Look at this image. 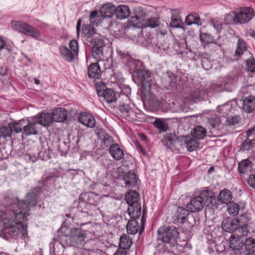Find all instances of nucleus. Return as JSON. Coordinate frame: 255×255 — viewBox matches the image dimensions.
Returning a JSON list of instances; mask_svg holds the SVG:
<instances>
[{
	"instance_id": "f257e3e1",
	"label": "nucleus",
	"mask_w": 255,
	"mask_h": 255,
	"mask_svg": "<svg viewBox=\"0 0 255 255\" xmlns=\"http://www.w3.org/2000/svg\"><path fill=\"white\" fill-rule=\"evenodd\" d=\"M33 193L26 194V201L14 200L9 209L0 213V234L6 238L20 234L23 237L27 235V225L24 221L29 215V208L36 205Z\"/></svg>"
},
{
	"instance_id": "f03ea898",
	"label": "nucleus",
	"mask_w": 255,
	"mask_h": 255,
	"mask_svg": "<svg viewBox=\"0 0 255 255\" xmlns=\"http://www.w3.org/2000/svg\"><path fill=\"white\" fill-rule=\"evenodd\" d=\"M82 32L91 38V41L94 45L92 49V56L97 61L101 60L104 58L103 47L104 43L101 36L96 33L95 28L90 25H84L82 27Z\"/></svg>"
},
{
	"instance_id": "7ed1b4c3",
	"label": "nucleus",
	"mask_w": 255,
	"mask_h": 255,
	"mask_svg": "<svg viewBox=\"0 0 255 255\" xmlns=\"http://www.w3.org/2000/svg\"><path fill=\"white\" fill-rule=\"evenodd\" d=\"M158 239L163 243L174 245L177 242L178 232L174 226L162 227L157 231Z\"/></svg>"
},
{
	"instance_id": "20e7f679",
	"label": "nucleus",
	"mask_w": 255,
	"mask_h": 255,
	"mask_svg": "<svg viewBox=\"0 0 255 255\" xmlns=\"http://www.w3.org/2000/svg\"><path fill=\"white\" fill-rule=\"evenodd\" d=\"M70 237L69 241L65 240L68 246H72L81 248L86 244L85 239L87 238V233L86 231L78 228H72L70 230Z\"/></svg>"
},
{
	"instance_id": "39448f33",
	"label": "nucleus",
	"mask_w": 255,
	"mask_h": 255,
	"mask_svg": "<svg viewBox=\"0 0 255 255\" xmlns=\"http://www.w3.org/2000/svg\"><path fill=\"white\" fill-rule=\"evenodd\" d=\"M69 47L70 49L65 46L59 47V52L61 57L68 62H72L79 52L78 44L76 40L70 41Z\"/></svg>"
},
{
	"instance_id": "423d86ee",
	"label": "nucleus",
	"mask_w": 255,
	"mask_h": 255,
	"mask_svg": "<svg viewBox=\"0 0 255 255\" xmlns=\"http://www.w3.org/2000/svg\"><path fill=\"white\" fill-rule=\"evenodd\" d=\"M11 25L13 29L34 38L40 36V32L34 27L21 21H12Z\"/></svg>"
},
{
	"instance_id": "0eeeda50",
	"label": "nucleus",
	"mask_w": 255,
	"mask_h": 255,
	"mask_svg": "<svg viewBox=\"0 0 255 255\" xmlns=\"http://www.w3.org/2000/svg\"><path fill=\"white\" fill-rule=\"evenodd\" d=\"M132 14L128 19V24L138 28H143L144 19L146 16L144 8L141 7L134 8Z\"/></svg>"
},
{
	"instance_id": "6e6552de",
	"label": "nucleus",
	"mask_w": 255,
	"mask_h": 255,
	"mask_svg": "<svg viewBox=\"0 0 255 255\" xmlns=\"http://www.w3.org/2000/svg\"><path fill=\"white\" fill-rule=\"evenodd\" d=\"M238 24H244L251 21L255 16L253 8L249 7H242L236 10Z\"/></svg>"
},
{
	"instance_id": "1a4fd4ad",
	"label": "nucleus",
	"mask_w": 255,
	"mask_h": 255,
	"mask_svg": "<svg viewBox=\"0 0 255 255\" xmlns=\"http://www.w3.org/2000/svg\"><path fill=\"white\" fill-rule=\"evenodd\" d=\"M137 75L144 90L149 91L151 88L155 85L150 73L147 70H140L137 72Z\"/></svg>"
},
{
	"instance_id": "9d476101",
	"label": "nucleus",
	"mask_w": 255,
	"mask_h": 255,
	"mask_svg": "<svg viewBox=\"0 0 255 255\" xmlns=\"http://www.w3.org/2000/svg\"><path fill=\"white\" fill-rule=\"evenodd\" d=\"M100 83H96V86L98 89V86ZM97 94L102 102H105L108 104L112 103L116 101V94L114 91L111 89H106L104 91L97 89Z\"/></svg>"
},
{
	"instance_id": "9b49d317",
	"label": "nucleus",
	"mask_w": 255,
	"mask_h": 255,
	"mask_svg": "<svg viewBox=\"0 0 255 255\" xmlns=\"http://www.w3.org/2000/svg\"><path fill=\"white\" fill-rule=\"evenodd\" d=\"M221 122L220 118L217 115H213L209 118L208 123L212 127L210 130L211 136L216 137L219 136L220 131L219 128Z\"/></svg>"
},
{
	"instance_id": "f8f14e48",
	"label": "nucleus",
	"mask_w": 255,
	"mask_h": 255,
	"mask_svg": "<svg viewBox=\"0 0 255 255\" xmlns=\"http://www.w3.org/2000/svg\"><path fill=\"white\" fill-rule=\"evenodd\" d=\"M32 121L37 124L47 127L52 123V117L49 113H39L32 118Z\"/></svg>"
},
{
	"instance_id": "ddd939ff",
	"label": "nucleus",
	"mask_w": 255,
	"mask_h": 255,
	"mask_svg": "<svg viewBox=\"0 0 255 255\" xmlns=\"http://www.w3.org/2000/svg\"><path fill=\"white\" fill-rule=\"evenodd\" d=\"M239 226V221L236 218H227L222 221V227L224 231L232 233L235 231Z\"/></svg>"
},
{
	"instance_id": "4468645a",
	"label": "nucleus",
	"mask_w": 255,
	"mask_h": 255,
	"mask_svg": "<svg viewBox=\"0 0 255 255\" xmlns=\"http://www.w3.org/2000/svg\"><path fill=\"white\" fill-rule=\"evenodd\" d=\"M204 204L200 198L195 197L188 203L186 208L191 212H199L203 208Z\"/></svg>"
},
{
	"instance_id": "2eb2a0df",
	"label": "nucleus",
	"mask_w": 255,
	"mask_h": 255,
	"mask_svg": "<svg viewBox=\"0 0 255 255\" xmlns=\"http://www.w3.org/2000/svg\"><path fill=\"white\" fill-rule=\"evenodd\" d=\"M79 121L88 128H93L96 124V121L93 116L90 113L85 112L80 114Z\"/></svg>"
},
{
	"instance_id": "dca6fc26",
	"label": "nucleus",
	"mask_w": 255,
	"mask_h": 255,
	"mask_svg": "<svg viewBox=\"0 0 255 255\" xmlns=\"http://www.w3.org/2000/svg\"><path fill=\"white\" fill-rule=\"evenodd\" d=\"M200 198L203 203H207L209 205V204H213V200H215L216 197L212 195V192L208 188L205 187L200 191L199 195L196 196Z\"/></svg>"
},
{
	"instance_id": "f3484780",
	"label": "nucleus",
	"mask_w": 255,
	"mask_h": 255,
	"mask_svg": "<svg viewBox=\"0 0 255 255\" xmlns=\"http://www.w3.org/2000/svg\"><path fill=\"white\" fill-rule=\"evenodd\" d=\"M116 8L112 3L105 4L100 8V14L103 17L111 18L115 14Z\"/></svg>"
},
{
	"instance_id": "a211bd4d",
	"label": "nucleus",
	"mask_w": 255,
	"mask_h": 255,
	"mask_svg": "<svg viewBox=\"0 0 255 255\" xmlns=\"http://www.w3.org/2000/svg\"><path fill=\"white\" fill-rule=\"evenodd\" d=\"M51 117H52V122H64L67 119V112L62 108H57L52 112Z\"/></svg>"
},
{
	"instance_id": "6ab92c4d",
	"label": "nucleus",
	"mask_w": 255,
	"mask_h": 255,
	"mask_svg": "<svg viewBox=\"0 0 255 255\" xmlns=\"http://www.w3.org/2000/svg\"><path fill=\"white\" fill-rule=\"evenodd\" d=\"M130 14L129 7L126 5H120L116 8L115 15L119 19H124Z\"/></svg>"
},
{
	"instance_id": "aec40b11",
	"label": "nucleus",
	"mask_w": 255,
	"mask_h": 255,
	"mask_svg": "<svg viewBox=\"0 0 255 255\" xmlns=\"http://www.w3.org/2000/svg\"><path fill=\"white\" fill-rule=\"evenodd\" d=\"M123 180L125 181V187H133L137 184L136 176L131 171L128 172L124 175Z\"/></svg>"
},
{
	"instance_id": "412c9836",
	"label": "nucleus",
	"mask_w": 255,
	"mask_h": 255,
	"mask_svg": "<svg viewBox=\"0 0 255 255\" xmlns=\"http://www.w3.org/2000/svg\"><path fill=\"white\" fill-rule=\"evenodd\" d=\"M88 75L91 78L99 79L101 77V70L98 62L91 64L88 68Z\"/></svg>"
},
{
	"instance_id": "4be33fe9",
	"label": "nucleus",
	"mask_w": 255,
	"mask_h": 255,
	"mask_svg": "<svg viewBox=\"0 0 255 255\" xmlns=\"http://www.w3.org/2000/svg\"><path fill=\"white\" fill-rule=\"evenodd\" d=\"M188 210H186L183 207H178L173 216L174 221L179 223H183L186 219L188 214Z\"/></svg>"
},
{
	"instance_id": "5701e85b",
	"label": "nucleus",
	"mask_w": 255,
	"mask_h": 255,
	"mask_svg": "<svg viewBox=\"0 0 255 255\" xmlns=\"http://www.w3.org/2000/svg\"><path fill=\"white\" fill-rule=\"evenodd\" d=\"M109 152L112 157L117 160L122 159L124 155V150L117 144L111 145Z\"/></svg>"
},
{
	"instance_id": "b1692460",
	"label": "nucleus",
	"mask_w": 255,
	"mask_h": 255,
	"mask_svg": "<svg viewBox=\"0 0 255 255\" xmlns=\"http://www.w3.org/2000/svg\"><path fill=\"white\" fill-rule=\"evenodd\" d=\"M243 108L248 113L254 111L255 110V97L251 96L244 99Z\"/></svg>"
},
{
	"instance_id": "393cba45",
	"label": "nucleus",
	"mask_w": 255,
	"mask_h": 255,
	"mask_svg": "<svg viewBox=\"0 0 255 255\" xmlns=\"http://www.w3.org/2000/svg\"><path fill=\"white\" fill-rule=\"evenodd\" d=\"M252 168V163L248 159H243L238 163V170L240 174H247Z\"/></svg>"
},
{
	"instance_id": "a878e982",
	"label": "nucleus",
	"mask_w": 255,
	"mask_h": 255,
	"mask_svg": "<svg viewBox=\"0 0 255 255\" xmlns=\"http://www.w3.org/2000/svg\"><path fill=\"white\" fill-rule=\"evenodd\" d=\"M139 199L138 193L135 191L130 190L127 192L125 196V200L128 206L139 204Z\"/></svg>"
},
{
	"instance_id": "bb28decb",
	"label": "nucleus",
	"mask_w": 255,
	"mask_h": 255,
	"mask_svg": "<svg viewBox=\"0 0 255 255\" xmlns=\"http://www.w3.org/2000/svg\"><path fill=\"white\" fill-rule=\"evenodd\" d=\"M128 213L130 219H138L141 214V206L140 204L128 206Z\"/></svg>"
},
{
	"instance_id": "cd10ccee",
	"label": "nucleus",
	"mask_w": 255,
	"mask_h": 255,
	"mask_svg": "<svg viewBox=\"0 0 255 255\" xmlns=\"http://www.w3.org/2000/svg\"><path fill=\"white\" fill-rule=\"evenodd\" d=\"M229 245L235 250H239L243 245L244 241L238 236H232L229 239Z\"/></svg>"
},
{
	"instance_id": "c85d7f7f",
	"label": "nucleus",
	"mask_w": 255,
	"mask_h": 255,
	"mask_svg": "<svg viewBox=\"0 0 255 255\" xmlns=\"http://www.w3.org/2000/svg\"><path fill=\"white\" fill-rule=\"evenodd\" d=\"M218 201L222 204H227L230 202L232 199V195L231 191L227 189L220 191L217 197Z\"/></svg>"
},
{
	"instance_id": "c756f323",
	"label": "nucleus",
	"mask_w": 255,
	"mask_h": 255,
	"mask_svg": "<svg viewBox=\"0 0 255 255\" xmlns=\"http://www.w3.org/2000/svg\"><path fill=\"white\" fill-rule=\"evenodd\" d=\"M175 139V135L171 133L166 134L162 140L163 144L167 149L174 151V141Z\"/></svg>"
},
{
	"instance_id": "7c9ffc66",
	"label": "nucleus",
	"mask_w": 255,
	"mask_h": 255,
	"mask_svg": "<svg viewBox=\"0 0 255 255\" xmlns=\"http://www.w3.org/2000/svg\"><path fill=\"white\" fill-rule=\"evenodd\" d=\"M185 22L188 25H190L192 24H196L198 25H201L202 24V21L200 17L196 13L189 14L186 16Z\"/></svg>"
},
{
	"instance_id": "2f4dec72",
	"label": "nucleus",
	"mask_w": 255,
	"mask_h": 255,
	"mask_svg": "<svg viewBox=\"0 0 255 255\" xmlns=\"http://www.w3.org/2000/svg\"><path fill=\"white\" fill-rule=\"evenodd\" d=\"M132 244L131 238L128 235H122L120 239L119 247L123 250L128 249Z\"/></svg>"
},
{
	"instance_id": "473e14b6",
	"label": "nucleus",
	"mask_w": 255,
	"mask_h": 255,
	"mask_svg": "<svg viewBox=\"0 0 255 255\" xmlns=\"http://www.w3.org/2000/svg\"><path fill=\"white\" fill-rule=\"evenodd\" d=\"M191 133L193 137L202 139L206 136V130L203 127L199 126L195 127Z\"/></svg>"
},
{
	"instance_id": "72a5a7b5",
	"label": "nucleus",
	"mask_w": 255,
	"mask_h": 255,
	"mask_svg": "<svg viewBox=\"0 0 255 255\" xmlns=\"http://www.w3.org/2000/svg\"><path fill=\"white\" fill-rule=\"evenodd\" d=\"M185 146L190 151H193L199 147V142L191 137H185Z\"/></svg>"
},
{
	"instance_id": "f704fd0d",
	"label": "nucleus",
	"mask_w": 255,
	"mask_h": 255,
	"mask_svg": "<svg viewBox=\"0 0 255 255\" xmlns=\"http://www.w3.org/2000/svg\"><path fill=\"white\" fill-rule=\"evenodd\" d=\"M138 223L136 219H130L127 225V230L128 234L135 235L138 230Z\"/></svg>"
},
{
	"instance_id": "c9c22d12",
	"label": "nucleus",
	"mask_w": 255,
	"mask_h": 255,
	"mask_svg": "<svg viewBox=\"0 0 255 255\" xmlns=\"http://www.w3.org/2000/svg\"><path fill=\"white\" fill-rule=\"evenodd\" d=\"M36 124L34 121L32 122H28L27 125L23 127V133L26 135L36 134Z\"/></svg>"
},
{
	"instance_id": "e433bc0d",
	"label": "nucleus",
	"mask_w": 255,
	"mask_h": 255,
	"mask_svg": "<svg viewBox=\"0 0 255 255\" xmlns=\"http://www.w3.org/2000/svg\"><path fill=\"white\" fill-rule=\"evenodd\" d=\"M153 124L159 130L160 132H165L169 128L168 124L161 119H156L153 122Z\"/></svg>"
},
{
	"instance_id": "4c0bfd02",
	"label": "nucleus",
	"mask_w": 255,
	"mask_h": 255,
	"mask_svg": "<svg viewBox=\"0 0 255 255\" xmlns=\"http://www.w3.org/2000/svg\"><path fill=\"white\" fill-rule=\"evenodd\" d=\"M160 25V21L159 18L153 17L144 19L143 28L150 27L153 28L159 26Z\"/></svg>"
},
{
	"instance_id": "58836bf2",
	"label": "nucleus",
	"mask_w": 255,
	"mask_h": 255,
	"mask_svg": "<svg viewBox=\"0 0 255 255\" xmlns=\"http://www.w3.org/2000/svg\"><path fill=\"white\" fill-rule=\"evenodd\" d=\"M248 51L246 44L243 39L239 38L237 43V48L235 54L241 56Z\"/></svg>"
},
{
	"instance_id": "ea45409f",
	"label": "nucleus",
	"mask_w": 255,
	"mask_h": 255,
	"mask_svg": "<svg viewBox=\"0 0 255 255\" xmlns=\"http://www.w3.org/2000/svg\"><path fill=\"white\" fill-rule=\"evenodd\" d=\"M185 137H176L174 141V151H179L185 146Z\"/></svg>"
},
{
	"instance_id": "a19ab883",
	"label": "nucleus",
	"mask_w": 255,
	"mask_h": 255,
	"mask_svg": "<svg viewBox=\"0 0 255 255\" xmlns=\"http://www.w3.org/2000/svg\"><path fill=\"white\" fill-rule=\"evenodd\" d=\"M244 246L249 253H255V239L250 238L247 239L244 243Z\"/></svg>"
},
{
	"instance_id": "79ce46f5",
	"label": "nucleus",
	"mask_w": 255,
	"mask_h": 255,
	"mask_svg": "<svg viewBox=\"0 0 255 255\" xmlns=\"http://www.w3.org/2000/svg\"><path fill=\"white\" fill-rule=\"evenodd\" d=\"M219 112L223 115L228 114L233 109L232 104L227 103L217 107Z\"/></svg>"
},
{
	"instance_id": "37998d69",
	"label": "nucleus",
	"mask_w": 255,
	"mask_h": 255,
	"mask_svg": "<svg viewBox=\"0 0 255 255\" xmlns=\"http://www.w3.org/2000/svg\"><path fill=\"white\" fill-rule=\"evenodd\" d=\"M237 12L236 10L231 11L225 15V21L227 24H230L234 22L238 24L237 22Z\"/></svg>"
},
{
	"instance_id": "c03bdc74",
	"label": "nucleus",
	"mask_w": 255,
	"mask_h": 255,
	"mask_svg": "<svg viewBox=\"0 0 255 255\" xmlns=\"http://www.w3.org/2000/svg\"><path fill=\"white\" fill-rule=\"evenodd\" d=\"M239 208L237 203L234 202H230L228 204V211L230 215H237L239 213Z\"/></svg>"
},
{
	"instance_id": "a18cd8bd",
	"label": "nucleus",
	"mask_w": 255,
	"mask_h": 255,
	"mask_svg": "<svg viewBox=\"0 0 255 255\" xmlns=\"http://www.w3.org/2000/svg\"><path fill=\"white\" fill-rule=\"evenodd\" d=\"M255 145V140H254V139L253 138L251 139L246 138L242 144V148L245 150H248Z\"/></svg>"
},
{
	"instance_id": "49530a36",
	"label": "nucleus",
	"mask_w": 255,
	"mask_h": 255,
	"mask_svg": "<svg viewBox=\"0 0 255 255\" xmlns=\"http://www.w3.org/2000/svg\"><path fill=\"white\" fill-rule=\"evenodd\" d=\"M176 10L172 11V19L170 23V25L173 27H178L180 25L181 20L179 17V16L175 14L174 12H175Z\"/></svg>"
},
{
	"instance_id": "de8ad7c7",
	"label": "nucleus",
	"mask_w": 255,
	"mask_h": 255,
	"mask_svg": "<svg viewBox=\"0 0 255 255\" xmlns=\"http://www.w3.org/2000/svg\"><path fill=\"white\" fill-rule=\"evenodd\" d=\"M239 221V226L241 224L242 225H245L248 226L249 223L250 221V217L247 214H243L240 216L239 218H237Z\"/></svg>"
},
{
	"instance_id": "09e8293b",
	"label": "nucleus",
	"mask_w": 255,
	"mask_h": 255,
	"mask_svg": "<svg viewBox=\"0 0 255 255\" xmlns=\"http://www.w3.org/2000/svg\"><path fill=\"white\" fill-rule=\"evenodd\" d=\"M0 134L4 137H10L12 132L10 127L8 125V126H4L0 128Z\"/></svg>"
},
{
	"instance_id": "8fccbe9b",
	"label": "nucleus",
	"mask_w": 255,
	"mask_h": 255,
	"mask_svg": "<svg viewBox=\"0 0 255 255\" xmlns=\"http://www.w3.org/2000/svg\"><path fill=\"white\" fill-rule=\"evenodd\" d=\"M248 227L245 225H242L241 224L238 226L237 228V232L238 234L237 236L241 238L242 236H246L248 235L249 232Z\"/></svg>"
},
{
	"instance_id": "3c124183",
	"label": "nucleus",
	"mask_w": 255,
	"mask_h": 255,
	"mask_svg": "<svg viewBox=\"0 0 255 255\" xmlns=\"http://www.w3.org/2000/svg\"><path fill=\"white\" fill-rule=\"evenodd\" d=\"M240 116H233L229 117L226 120V124L228 126H234L239 124L241 121Z\"/></svg>"
},
{
	"instance_id": "603ef678",
	"label": "nucleus",
	"mask_w": 255,
	"mask_h": 255,
	"mask_svg": "<svg viewBox=\"0 0 255 255\" xmlns=\"http://www.w3.org/2000/svg\"><path fill=\"white\" fill-rule=\"evenodd\" d=\"M8 126L10 127V129H11L12 132L14 131L16 133H18L21 131V127L20 124L18 123H10L8 124Z\"/></svg>"
},
{
	"instance_id": "864d4df0",
	"label": "nucleus",
	"mask_w": 255,
	"mask_h": 255,
	"mask_svg": "<svg viewBox=\"0 0 255 255\" xmlns=\"http://www.w3.org/2000/svg\"><path fill=\"white\" fill-rule=\"evenodd\" d=\"M247 68L251 72H255V62L253 58H249L247 60Z\"/></svg>"
},
{
	"instance_id": "5fc2aeb1",
	"label": "nucleus",
	"mask_w": 255,
	"mask_h": 255,
	"mask_svg": "<svg viewBox=\"0 0 255 255\" xmlns=\"http://www.w3.org/2000/svg\"><path fill=\"white\" fill-rule=\"evenodd\" d=\"M211 24L214 27L217 32H220L222 29V23L221 22L217 20H213L211 22Z\"/></svg>"
},
{
	"instance_id": "6e6d98bb",
	"label": "nucleus",
	"mask_w": 255,
	"mask_h": 255,
	"mask_svg": "<svg viewBox=\"0 0 255 255\" xmlns=\"http://www.w3.org/2000/svg\"><path fill=\"white\" fill-rule=\"evenodd\" d=\"M119 109L122 113H128L131 111V108L128 104H121Z\"/></svg>"
},
{
	"instance_id": "4d7b16f0",
	"label": "nucleus",
	"mask_w": 255,
	"mask_h": 255,
	"mask_svg": "<svg viewBox=\"0 0 255 255\" xmlns=\"http://www.w3.org/2000/svg\"><path fill=\"white\" fill-rule=\"evenodd\" d=\"M249 185L254 189H255V174L250 175L248 180Z\"/></svg>"
},
{
	"instance_id": "13d9d810",
	"label": "nucleus",
	"mask_w": 255,
	"mask_h": 255,
	"mask_svg": "<svg viewBox=\"0 0 255 255\" xmlns=\"http://www.w3.org/2000/svg\"><path fill=\"white\" fill-rule=\"evenodd\" d=\"M255 130V128H251L249 129L246 132V136L247 138H249L250 139L253 138L255 140V135L254 133V131Z\"/></svg>"
},
{
	"instance_id": "bf43d9fd",
	"label": "nucleus",
	"mask_w": 255,
	"mask_h": 255,
	"mask_svg": "<svg viewBox=\"0 0 255 255\" xmlns=\"http://www.w3.org/2000/svg\"><path fill=\"white\" fill-rule=\"evenodd\" d=\"M122 92L126 96V98L128 99V95L131 93V89L129 86L125 85L123 86Z\"/></svg>"
},
{
	"instance_id": "052dcab7",
	"label": "nucleus",
	"mask_w": 255,
	"mask_h": 255,
	"mask_svg": "<svg viewBox=\"0 0 255 255\" xmlns=\"http://www.w3.org/2000/svg\"><path fill=\"white\" fill-rule=\"evenodd\" d=\"M121 56H122L124 62L128 63V62L130 61V60L131 59L129 55L127 54L126 53L122 54Z\"/></svg>"
},
{
	"instance_id": "680f3d73",
	"label": "nucleus",
	"mask_w": 255,
	"mask_h": 255,
	"mask_svg": "<svg viewBox=\"0 0 255 255\" xmlns=\"http://www.w3.org/2000/svg\"><path fill=\"white\" fill-rule=\"evenodd\" d=\"M113 255H127V252L125 250L119 249Z\"/></svg>"
},
{
	"instance_id": "e2e57ef3",
	"label": "nucleus",
	"mask_w": 255,
	"mask_h": 255,
	"mask_svg": "<svg viewBox=\"0 0 255 255\" xmlns=\"http://www.w3.org/2000/svg\"><path fill=\"white\" fill-rule=\"evenodd\" d=\"M246 35L248 36L255 38V31L253 29L248 30L246 32Z\"/></svg>"
},
{
	"instance_id": "0e129e2a",
	"label": "nucleus",
	"mask_w": 255,
	"mask_h": 255,
	"mask_svg": "<svg viewBox=\"0 0 255 255\" xmlns=\"http://www.w3.org/2000/svg\"><path fill=\"white\" fill-rule=\"evenodd\" d=\"M98 11L97 10L92 11L90 15V20H93L94 18H96L98 16Z\"/></svg>"
},
{
	"instance_id": "69168bd1",
	"label": "nucleus",
	"mask_w": 255,
	"mask_h": 255,
	"mask_svg": "<svg viewBox=\"0 0 255 255\" xmlns=\"http://www.w3.org/2000/svg\"><path fill=\"white\" fill-rule=\"evenodd\" d=\"M28 157H29V160L31 161L32 163H33V162H35L37 160V159L38 158V155L37 154L36 155L32 156V155L29 154L28 155Z\"/></svg>"
},
{
	"instance_id": "338daca9",
	"label": "nucleus",
	"mask_w": 255,
	"mask_h": 255,
	"mask_svg": "<svg viewBox=\"0 0 255 255\" xmlns=\"http://www.w3.org/2000/svg\"><path fill=\"white\" fill-rule=\"evenodd\" d=\"M5 46V41L4 39L0 37V50L3 48Z\"/></svg>"
},
{
	"instance_id": "774afa93",
	"label": "nucleus",
	"mask_w": 255,
	"mask_h": 255,
	"mask_svg": "<svg viewBox=\"0 0 255 255\" xmlns=\"http://www.w3.org/2000/svg\"><path fill=\"white\" fill-rule=\"evenodd\" d=\"M80 25H81V19H79L77 22V26H76L77 32L78 35L79 34V33L80 31Z\"/></svg>"
}]
</instances>
